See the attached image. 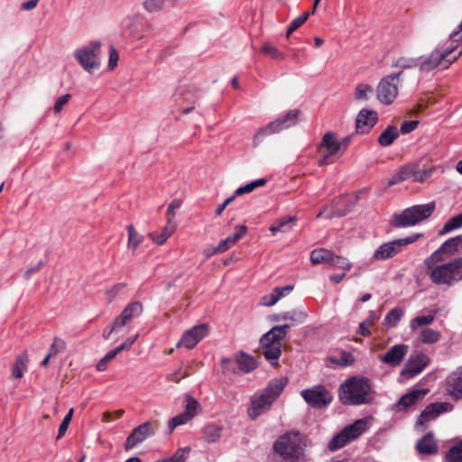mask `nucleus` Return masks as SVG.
Instances as JSON below:
<instances>
[{"mask_svg": "<svg viewBox=\"0 0 462 462\" xmlns=\"http://www.w3.org/2000/svg\"><path fill=\"white\" fill-rule=\"evenodd\" d=\"M424 264L430 281L436 285L450 287L462 281V256L444 263L439 252H433Z\"/></svg>", "mask_w": 462, "mask_h": 462, "instance_id": "1", "label": "nucleus"}, {"mask_svg": "<svg viewBox=\"0 0 462 462\" xmlns=\"http://www.w3.org/2000/svg\"><path fill=\"white\" fill-rule=\"evenodd\" d=\"M462 54V45L449 39L439 44L429 55L420 57L419 69L420 72H430L437 68L448 69Z\"/></svg>", "mask_w": 462, "mask_h": 462, "instance_id": "2", "label": "nucleus"}, {"mask_svg": "<svg viewBox=\"0 0 462 462\" xmlns=\"http://www.w3.org/2000/svg\"><path fill=\"white\" fill-rule=\"evenodd\" d=\"M288 383L286 377L281 376L272 380L268 385L255 393L250 400L247 415L251 420H255L261 414L270 410L273 403L282 393Z\"/></svg>", "mask_w": 462, "mask_h": 462, "instance_id": "3", "label": "nucleus"}, {"mask_svg": "<svg viewBox=\"0 0 462 462\" xmlns=\"http://www.w3.org/2000/svg\"><path fill=\"white\" fill-rule=\"evenodd\" d=\"M306 440L299 432H287L273 443V449L285 462H298L304 454Z\"/></svg>", "mask_w": 462, "mask_h": 462, "instance_id": "4", "label": "nucleus"}, {"mask_svg": "<svg viewBox=\"0 0 462 462\" xmlns=\"http://www.w3.org/2000/svg\"><path fill=\"white\" fill-rule=\"evenodd\" d=\"M340 400L348 405H360L371 401V385L367 379L353 376L340 386Z\"/></svg>", "mask_w": 462, "mask_h": 462, "instance_id": "5", "label": "nucleus"}, {"mask_svg": "<svg viewBox=\"0 0 462 462\" xmlns=\"http://www.w3.org/2000/svg\"><path fill=\"white\" fill-rule=\"evenodd\" d=\"M288 325L275 326L260 339L263 355L272 365H278V359L282 354V339L286 336Z\"/></svg>", "mask_w": 462, "mask_h": 462, "instance_id": "6", "label": "nucleus"}, {"mask_svg": "<svg viewBox=\"0 0 462 462\" xmlns=\"http://www.w3.org/2000/svg\"><path fill=\"white\" fill-rule=\"evenodd\" d=\"M373 421L372 417H365L356 420L352 424L346 426L340 432L336 434L328 442L329 450H337L345 447L347 443L356 439L364 434L371 427Z\"/></svg>", "mask_w": 462, "mask_h": 462, "instance_id": "7", "label": "nucleus"}, {"mask_svg": "<svg viewBox=\"0 0 462 462\" xmlns=\"http://www.w3.org/2000/svg\"><path fill=\"white\" fill-rule=\"evenodd\" d=\"M100 48L99 42H91L74 51L75 60L88 74H94L101 68Z\"/></svg>", "mask_w": 462, "mask_h": 462, "instance_id": "8", "label": "nucleus"}, {"mask_svg": "<svg viewBox=\"0 0 462 462\" xmlns=\"http://www.w3.org/2000/svg\"><path fill=\"white\" fill-rule=\"evenodd\" d=\"M434 209L435 204L433 202L408 208L401 213L393 215V226L396 227L415 226L430 217Z\"/></svg>", "mask_w": 462, "mask_h": 462, "instance_id": "9", "label": "nucleus"}, {"mask_svg": "<svg viewBox=\"0 0 462 462\" xmlns=\"http://www.w3.org/2000/svg\"><path fill=\"white\" fill-rule=\"evenodd\" d=\"M422 236L423 234L416 233L404 238L395 239L384 243L374 250L373 254V259L375 261H384L392 258L397 254L401 253L407 245L415 243Z\"/></svg>", "mask_w": 462, "mask_h": 462, "instance_id": "10", "label": "nucleus"}, {"mask_svg": "<svg viewBox=\"0 0 462 462\" xmlns=\"http://www.w3.org/2000/svg\"><path fill=\"white\" fill-rule=\"evenodd\" d=\"M300 114V111L298 109L291 110L283 116L275 119L266 126L259 129L254 137V143L262 142V140L268 135L276 134L283 129L294 125L298 122Z\"/></svg>", "mask_w": 462, "mask_h": 462, "instance_id": "11", "label": "nucleus"}, {"mask_svg": "<svg viewBox=\"0 0 462 462\" xmlns=\"http://www.w3.org/2000/svg\"><path fill=\"white\" fill-rule=\"evenodd\" d=\"M402 72L384 77L376 88L377 99L383 105L392 104L399 93L400 76Z\"/></svg>", "mask_w": 462, "mask_h": 462, "instance_id": "12", "label": "nucleus"}, {"mask_svg": "<svg viewBox=\"0 0 462 462\" xmlns=\"http://www.w3.org/2000/svg\"><path fill=\"white\" fill-rule=\"evenodd\" d=\"M300 395L310 405L316 408L327 406L332 401L331 393L321 385L302 390Z\"/></svg>", "mask_w": 462, "mask_h": 462, "instance_id": "13", "label": "nucleus"}, {"mask_svg": "<svg viewBox=\"0 0 462 462\" xmlns=\"http://www.w3.org/2000/svg\"><path fill=\"white\" fill-rule=\"evenodd\" d=\"M209 327L207 324H199L186 330L180 339L177 342L176 347L193 348L199 341L208 334Z\"/></svg>", "mask_w": 462, "mask_h": 462, "instance_id": "14", "label": "nucleus"}, {"mask_svg": "<svg viewBox=\"0 0 462 462\" xmlns=\"http://www.w3.org/2000/svg\"><path fill=\"white\" fill-rule=\"evenodd\" d=\"M430 358L425 354H417L411 356L402 368L401 374L407 378H412L421 373L429 365Z\"/></svg>", "mask_w": 462, "mask_h": 462, "instance_id": "15", "label": "nucleus"}, {"mask_svg": "<svg viewBox=\"0 0 462 462\" xmlns=\"http://www.w3.org/2000/svg\"><path fill=\"white\" fill-rule=\"evenodd\" d=\"M325 148L326 152L324 155L319 160L318 164L319 166H324L331 163L332 162L329 158L333 155H336L341 149V143L336 137V135L331 133H326L320 143V149Z\"/></svg>", "mask_w": 462, "mask_h": 462, "instance_id": "16", "label": "nucleus"}, {"mask_svg": "<svg viewBox=\"0 0 462 462\" xmlns=\"http://www.w3.org/2000/svg\"><path fill=\"white\" fill-rule=\"evenodd\" d=\"M378 121L377 112L372 109H362L356 116V132L365 134L376 125Z\"/></svg>", "mask_w": 462, "mask_h": 462, "instance_id": "17", "label": "nucleus"}, {"mask_svg": "<svg viewBox=\"0 0 462 462\" xmlns=\"http://www.w3.org/2000/svg\"><path fill=\"white\" fill-rule=\"evenodd\" d=\"M154 434V430L151 422L146 421L136 427L133 432L127 437L125 442V449L134 448L139 443L145 440L148 437Z\"/></svg>", "mask_w": 462, "mask_h": 462, "instance_id": "18", "label": "nucleus"}, {"mask_svg": "<svg viewBox=\"0 0 462 462\" xmlns=\"http://www.w3.org/2000/svg\"><path fill=\"white\" fill-rule=\"evenodd\" d=\"M452 406L448 402L432 403L421 412L417 420L418 425H424L426 422L434 420L440 413L449 411Z\"/></svg>", "mask_w": 462, "mask_h": 462, "instance_id": "19", "label": "nucleus"}, {"mask_svg": "<svg viewBox=\"0 0 462 462\" xmlns=\"http://www.w3.org/2000/svg\"><path fill=\"white\" fill-rule=\"evenodd\" d=\"M407 352L408 346L403 344L395 345L385 353L381 361L393 366L399 365Z\"/></svg>", "mask_w": 462, "mask_h": 462, "instance_id": "20", "label": "nucleus"}, {"mask_svg": "<svg viewBox=\"0 0 462 462\" xmlns=\"http://www.w3.org/2000/svg\"><path fill=\"white\" fill-rule=\"evenodd\" d=\"M435 252H439V256L441 257L443 254L451 256L462 253V236H457L448 239Z\"/></svg>", "mask_w": 462, "mask_h": 462, "instance_id": "21", "label": "nucleus"}, {"mask_svg": "<svg viewBox=\"0 0 462 462\" xmlns=\"http://www.w3.org/2000/svg\"><path fill=\"white\" fill-rule=\"evenodd\" d=\"M236 232L231 236H228L225 239H222L217 246V250H222L223 252L227 251L229 248L234 246L241 238H243L247 233V227L245 225H237L236 226Z\"/></svg>", "mask_w": 462, "mask_h": 462, "instance_id": "22", "label": "nucleus"}, {"mask_svg": "<svg viewBox=\"0 0 462 462\" xmlns=\"http://www.w3.org/2000/svg\"><path fill=\"white\" fill-rule=\"evenodd\" d=\"M125 326H127L126 323L117 316L110 325L104 328L102 334L104 339L109 340L112 338H119L124 335Z\"/></svg>", "mask_w": 462, "mask_h": 462, "instance_id": "23", "label": "nucleus"}, {"mask_svg": "<svg viewBox=\"0 0 462 462\" xmlns=\"http://www.w3.org/2000/svg\"><path fill=\"white\" fill-rule=\"evenodd\" d=\"M447 392L459 399L462 397V372H456L447 378Z\"/></svg>", "mask_w": 462, "mask_h": 462, "instance_id": "24", "label": "nucleus"}, {"mask_svg": "<svg viewBox=\"0 0 462 462\" xmlns=\"http://www.w3.org/2000/svg\"><path fill=\"white\" fill-rule=\"evenodd\" d=\"M428 393L427 389H413L403 395L397 403L398 409H407Z\"/></svg>", "mask_w": 462, "mask_h": 462, "instance_id": "25", "label": "nucleus"}, {"mask_svg": "<svg viewBox=\"0 0 462 462\" xmlns=\"http://www.w3.org/2000/svg\"><path fill=\"white\" fill-rule=\"evenodd\" d=\"M293 287L287 285L284 287H276L270 294L263 296L261 300V303L263 306L271 307L275 305L278 300L284 295L290 293Z\"/></svg>", "mask_w": 462, "mask_h": 462, "instance_id": "26", "label": "nucleus"}, {"mask_svg": "<svg viewBox=\"0 0 462 462\" xmlns=\"http://www.w3.org/2000/svg\"><path fill=\"white\" fill-rule=\"evenodd\" d=\"M236 363L239 371L244 374L250 373L257 367V361L254 357L245 352H240L236 356Z\"/></svg>", "mask_w": 462, "mask_h": 462, "instance_id": "27", "label": "nucleus"}, {"mask_svg": "<svg viewBox=\"0 0 462 462\" xmlns=\"http://www.w3.org/2000/svg\"><path fill=\"white\" fill-rule=\"evenodd\" d=\"M142 312V304L138 301H135L127 305L118 316L126 323V325H128L133 319L139 317Z\"/></svg>", "mask_w": 462, "mask_h": 462, "instance_id": "28", "label": "nucleus"}, {"mask_svg": "<svg viewBox=\"0 0 462 462\" xmlns=\"http://www.w3.org/2000/svg\"><path fill=\"white\" fill-rule=\"evenodd\" d=\"M399 137V130L394 125H388L379 135L378 143L383 147L390 146Z\"/></svg>", "mask_w": 462, "mask_h": 462, "instance_id": "29", "label": "nucleus"}, {"mask_svg": "<svg viewBox=\"0 0 462 462\" xmlns=\"http://www.w3.org/2000/svg\"><path fill=\"white\" fill-rule=\"evenodd\" d=\"M418 451L421 454H434L438 447L431 433H428L417 443Z\"/></svg>", "mask_w": 462, "mask_h": 462, "instance_id": "30", "label": "nucleus"}, {"mask_svg": "<svg viewBox=\"0 0 462 462\" xmlns=\"http://www.w3.org/2000/svg\"><path fill=\"white\" fill-rule=\"evenodd\" d=\"M296 218L294 217H284L275 221L269 229L273 234L288 232L294 226Z\"/></svg>", "mask_w": 462, "mask_h": 462, "instance_id": "31", "label": "nucleus"}, {"mask_svg": "<svg viewBox=\"0 0 462 462\" xmlns=\"http://www.w3.org/2000/svg\"><path fill=\"white\" fill-rule=\"evenodd\" d=\"M441 338V333L439 330L430 328H423L418 336V339L420 342L423 344H435L439 342Z\"/></svg>", "mask_w": 462, "mask_h": 462, "instance_id": "32", "label": "nucleus"}, {"mask_svg": "<svg viewBox=\"0 0 462 462\" xmlns=\"http://www.w3.org/2000/svg\"><path fill=\"white\" fill-rule=\"evenodd\" d=\"M177 228L176 223H169L167 222L164 226L162 232L159 235H155L154 233H150L149 237L157 245H163L168 238L175 232Z\"/></svg>", "mask_w": 462, "mask_h": 462, "instance_id": "33", "label": "nucleus"}, {"mask_svg": "<svg viewBox=\"0 0 462 462\" xmlns=\"http://www.w3.org/2000/svg\"><path fill=\"white\" fill-rule=\"evenodd\" d=\"M436 318V311H430L425 315H420L415 317L410 322V328L413 331L417 330V328L421 327H427L430 325Z\"/></svg>", "mask_w": 462, "mask_h": 462, "instance_id": "34", "label": "nucleus"}, {"mask_svg": "<svg viewBox=\"0 0 462 462\" xmlns=\"http://www.w3.org/2000/svg\"><path fill=\"white\" fill-rule=\"evenodd\" d=\"M128 232V242L127 247L134 254L137 249V247L143 241V236L139 234L132 225H129L127 227Z\"/></svg>", "mask_w": 462, "mask_h": 462, "instance_id": "35", "label": "nucleus"}, {"mask_svg": "<svg viewBox=\"0 0 462 462\" xmlns=\"http://www.w3.org/2000/svg\"><path fill=\"white\" fill-rule=\"evenodd\" d=\"M333 253L324 248L315 249L310 253V261L313 264L328 263L329 265Z\"/></svg>", "mask_w": 462, "mask_h": 462, "instance_id": "36", "label": "nucleus"}, {"mask_svg": "<svg viewBox=\"0 0 462 462\" xmlns=\"http://www.w3.org/2000/svg\"><path fill=\"white\" fill-rule=\"evenodd\" d=\"M205 440L208 443H215L219 440L222 433V427L215 424H208L205 426L204 430Z\"/></svg>", "mask_w": 462, "mask_h": 462, "instance_id": "37", "label": "nucleus"}, {"mask_svg": "<svg viewBox=\"0 0 462 462\" xmlns=\"http://www.w3.org/2000/svg\"><path fill=\"white\" fill-rule=\"evenodd\" d=\"M462 227V214L457 215L448 220L439 230V235L444 236L455 229Z\"/></svg>", "mask_w": 462, "mask_h": 462, "instance_id": "38", "label": "nucleus"}, {"mask_svg": "<svg viewBox=\"0 0 462 462\" xmlns=\"http://www.w3.org/2000/svg\"><path fill=\"white\" fill-rule=\"evenodd\" d=\"M374 88L369 84H358L355 88L354 97L357 101H365L373 94Z\"/></svg>", "mask_w": 462, "mask_h": 462, "instance_id": "39", "label": "nucleus"}, {"mask_svg": "<svg viewBox=\"0 0 462 462\" xmlns=\"http://www.w3.org/2000/svg\"><path fill=\"white\" fill-rule=\"evenodd\" d=\"M261 51L263 54L276 60H283L285 59V55L278 48L269 42H264L262 45Z\"/></svg>", "mask_w": 462, "mask_h": 462, "instance_id": "40", "label": "nucleus"}, {"mask_svg": "<svg viewBox=\"0 0 462 462\" xmlns=\"http://www.w3.org/2000/svg\"><path fill=\"white\" fill-rule=\"evenodd\" d=\"M403 316V310L400 308H395L389 311L383 319V324L388 328L395 327Z\"/></svg>", "mask_w": 462, "mask_h": 462, "instance_id": "41", "label": "nucleus"}, {"mask_svg": "<svg viewBox=\"0 0 462 462\" xmlns=\"http://www.w3.org/2000/svg\"><path fill=\"white\" fill-rule=\"evenodd\" d=\"M329 266L344 271H349L352 268V264L347 258L335 254H332Z\"/></svg>", "mask_w": 462, "mask_h": 462, "instance_id": "42", "label": "nucleus"}, {"mask_svg": "<svg viewBox=\"0 0 462 462\" xmlns=\"http://www.w3.org/2000/svg\"><path fill=\"white\" fill-rule=\"evenodd\" d=\"M447 462H462V439L446 454Z\"/></svg>", "mask_w": 462, "mask_h": 462, "instance_id": "43", "label": "nucleus"}, {"mask_svg": "<svg viewBox=\"0 0 462 462\" xmlns=\"http://www.w3.org/2000/svg\"><path fill=\"white\" fill-rule=\"evenodd\" d=\"M418 59L409 57H400L393 63V67L401 69H409L418 67Z\"/></svg>", "mask_w": 462, "mask_h": 462, "instance_id": "44", "label": "nucleus"}, {"mask_svg": "<svg viewBox=\"0 0 462 462\" xmlns=\"http://www.w3.org/2000/svg\"><path fill=\"white\" fill-rule=\"evenodd\" d=\"M265 183H266V180L265 179H258L256 180L251 181V182H249V183H247V184H245V185L236 189V190L235 192V195L240 196V195H243V194L250 193L254 189H256L258 187H262Z\"/></svg>", "mask_w": 462, "mask_h": 462, "instance_id": "45", "label": "nucleus"}, {"mask_svg": "<svg viewBox=\"0 0 462 462\" xmlns=\"http://www.w3.org/2000/svg\"><path fill=\"white\" fill-rule=\"evenodd\" d=\"M26 356H19L12 368V374L15 378H22L26 370Z\"/></svg>", "mask_w": 462, "mask_h": 462, "instance_id": "46", "label": "nucleus"}, {"mask_svg": "<svg viewBox=\"0 0 462 462\" xmlns=\"http://www.w3.org/2000/svg\"><path fill=\"white\" fill-rule=\"evenodd\" d=\"M307 318L304 310L294 311L293 313L285 312L277 316L275 320H299L302 321Z\"/></svg>", "mask_w": 462, "mask_h": 462, "instance_id": "47", "label": "nucleus"}, {"mask_svg": "<svg viewBox=\"0 0 462 462\" xmlns=\"http://www.w3.org/2000/svg\"><path fill=\"white\" fill-rule=\"evenodd\" d=\"M310 13H303L291 21L287 28L286 36L289 37L294 31L300 27L309 18Z\"/></svg>", "mask_w": 462, "mask_h": 462, "instance_id": "48", "label": "nucleus"}, {"mask_svg": "<svg viewBox=\"0 0 462 462\" xmlns=\"http://www.w3.org/2000/svg\"><path fill=\"white\" fill-rule=\"evenodd\" d=\"M181 205H182V201L179 199H175L170 203L167 212H166L167 222L176 223L174 221L176 210L179 209L181 207Z\"/></svg>", "mask_w": 462, "mask_h": 462, "instance_id": "49", "label": "nucleus"}, {"mask_svg": "<svg viewBox=\"0 0 462 462\" xmlns=\"http://www.w3.org/2000/svg\"><path fill=\"white\" fill-rule=\"evenodd\" d=\"M192 419L189 418L187 414H185L184 412H181L180 414L176 415L173 418H171L169 421L168 426H169L170 430L172 431L176 427L184 425V424L188 423L189 421H190Z\"/></svg>", "mask_w": 462, "mask_h": 462, "instance_id": "50", "label": "nucleus"}, {"mask_svg": "<svg viewBox=\"0 0 462 462\" xmlns=\"http://www.w3.org/2000/svg\"><path fill=\"white\" fill-rule=\"evenodd\" d=\"M191 448L189 447H184L178 448L175 453L169 457L172 462H186L189 458Z\"/></svg>", "mask_w": 462, "mask_h": 462, "instance_id": "51", "label": "nucleus"}, {"mask_svg": "<svg viewBox=\"0 0 462 462\" xmlns=\"http://www.w3.org/2000/svg\"><path fill=\"white\" fill-rule=\"evenodd\" d=\"M433 173V168L417 169L411 171L414 180L423 182L429 179Z\"/></svg>", "mask_w": 462, "mask_h": 462, "instance_id": "52", "label": "nucleus"}, {"mask_svg": "<svg viewBox=\"0 0 462 462\" xmlns=\"http://www.w3.org/2000/svg\"><path fill=\"white\" fill-rule=\"evenodd\" d=\"M166 0H145L143 3V8L149 13H155L160 11Z\"/></svg>", "mask_w": 462, "mask_h": 462, "instance_id": "53", "label": "nucleus"}, {"mask_svg": "<svg viewBox=\"0 0 462 462\" xmlns=\"http://www.w3.org/2000/svg\"><path fill=\"white\" fill-rule=\"evenodd\" d=\"M199 407V404L194 398L188 397L185 410L183 412L187 414L189 418L193 419L197 414Z\"/></svg>", "mask_w": 462, "mask_h": 462, "instance_id": "54", "label": "nucleus"}, {"mask_svg": "<svg viewBox=\"0 0 462 462\" xmlns=\"http://www.w3.org/2000/svg\"><path fill=\"white\" fill-rule=\"evenodd\" d=\"M125 283H116L105 292L106 300L111 302L125 288Z\"/></svg>", "mask_w": 462, "mask_h": 462, "instance_id": "55", "label": "nucleus"}, {"mask_svg": "<svg viewBox=\"0 0 462 462\" xmlns=\"http://www.w3.org/2000/svg\"><path fill=\"white\" fill-rule=\"evenodd\" d=\"M66 347V343L64 340L59 337H55L53 342L49 349L48 355L50 356H55L59 352L64 350Z\"/></svg>", "mask_w": 462, "mask_h": 462, "instance_id": "56", "label": "nucleus"}, {"mask_svg": "<svg viewBox=\"0 0 462 462\" xmlns=\"http://www.w3.org/2000/svg\"><path fill=\"white\" fill-rule=\"evenodd\" d=\"M71 96L69 94H65L57 98L53 106V111L55 114L60 113L63 108L69 104Z\"/></svg>", "mask_w": 462, "mask_h": 462, "instance_id": "57", "label": "nucleus"}, {"mask_svg": "<svg viewBox=\"0 0 462 462\" xmlns=\"http://www.w3.org/2000/svg\"><path fill=\"white\" fill-rule=\"evenodd\" d=\"M73 412H74L73 409H70L69 411V412L63 418V420L59 428V433H58L57 439L62 438L63 435L65 434V432L67 431L69 425L72 420Z\"/></svg>", "mask_w": 462, "mask_h": 462, "instance_id": "58", "label": "nucleus"}, {"mask_svg": "<svg viewBox=\"0 0 462 462\" xmlns=\"http://www.w3.org/2000/svg\"><path fill=\"white\" fill-rule=\"evenodd\" d=\"M119 60V54L117 51L113 47H109V60H108V69L113 70L116 68Z\"/></svg>", "mask_w": 462, "mask_h": 462, "instance_id": "59", "label": "nucleus"}, {"mask_svg": "<svg viewBox=\"0 0 462 462\" xmlns=\"http://www.w3.org/2000/svg\"><path fill=\"white\" fill-rule=\"evenodd\" d=\"M189 376V373L187 371H184L182 372L181 369H179L171 374H170L168 376H167V379L170 381V382H173V383H179L182 378H186Z\"/></svg>", "mask_w": 462, "mask_h": 462, "instance_id": "60", "label": "nucleus"}, {"mask_svg": "<svg viewBox=\"0 0 462 462\" xmlns=\"http://www.w3.org/2000/svg\"><path fill=\"white\" fill-rule=\"evenodd\" d=\"M418 126V121H404L401 125V132L402 134H409L414 131Z\"/></svg>", "mask_w": 462, "mask_h": 462, "instance_id": "61", "label": "nucleus"}, {"mask_svg": "<svg viewBox=\"0 0 462 462\" xmlns=\"http://www.w3.org/2000/svg\"><path fill=\"white\" fill-rule=\"evenodd\" d=\"M138 337V334L134 337L126 338L122 344L116 346L117 351L122 352L125 349H129Z\"/></svg>", "mask_w": 462, "mask_h": 462, "instance_id": "62", "label": "nucleus"}, {"mask_svg": "<svg viewBox=\"0 0 462 462\" xmlns=\"http://www.w3.org/2000/svg\"><path fill=\"white\" fill-rule=\"evenodd\" d=\"M409 177V173H405L403 171H400L399 173H397L396 175H394L390 180H389V185H394V184H397L399 183L400 181H402L404 180L405 179H407Z\"/></svg>", "mask_w": 462, "mask_h": 462, "instance_id": "63", "label": "nucleus"}, {"mask_svg": "<svg viewBox=\"0 0 462 462\" xmlns=\"http://www.w3.org/2000/svg\"><path fill=\"white\" fill-rule=\"evenodd\" d=\"M451 39L462 45V23L457 27V29L450 34Z\"/></svg>", "mask_w": 462, "mask_h": 462, "instance_id": "64", "label": "nucleus"}]
</instances>
